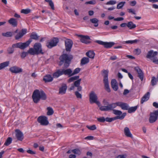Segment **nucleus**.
<instances>
[{"mask_svg":"<svg viewBox=\"0 0 158 158\" xmlns=\"http://www.w3.org/2000/svg\"><path fill=\"white\" fill-rule=\"evenodd\" d=\"M79 76H75L71 77L68 80V81L69 83H70L76 80L73 84H72L71 86L69 88V90L71 91L74 90L75 87L77 88L78 91H81V90L82 87L80 85L81 79H79Z\"/></svg>","mask_w":158,"mask_h":158,"instance_id":"f257e3e1","label":"nucleus"},{"mask_svg":"<svg viewBox=\"0 0 158 158\" xmlns=\"http://www.w3.org/2000/svg\"><path fill=\"white\" fill-rule=\"evenodd\" d=\"M73 59V56L72 55L63 54L59 58L60 61L59 65L61 66L64 64V68H67L69 66L71 61Z\"/></svg>","mask_w":158,"mask_h":158,"instance_id":"f03ea898","label":"nucleus"},{"mask_svg":"<svg viewBox=\"0 0 158 158\" xmlns=\"http://www.w3.org/2000/svg\"><path fill=\"white\" fill-rule=\"evenodd\" d=\"M32 98L34 103H37L40 99L45 100L47 98V96L46 94L43 90L40 91L38 89H36L33 92Z\"/></svg>","mask_w":158,"mask_h":158,"instance_id":"7ed1b4c3","label":"nucleus"},{"mask_svg":"<svg viewBox=\"0 0 158 158\" xmlns=\"http://www.w3.org/2000/svg\"><path fill=\"white\" fill-rule=\"evenodd\" d=\"M72 74V70L70 69H58L56 72L54 73L53 76L54 78H58L60 76L63 74L65 75H68L69 77L72 76H70Z\"/></svg>","mask_w":158,"mask_h":158,"instance_id":"20e7f679","label":"nucleus"},{"mask_svg":"<svg viewBox=\"0 0 158 158\" xmlns=\"http://www.w3.org/2000/svg\"><path fill=\"white\" fill-rule=\"evenodd\" d=\"M32 41V40H29L25 43L19 42L13 44L12 45V47L15 48H19L20 49L23 50L29 46L30 43Z\"/></svg>","mask_w":158,"mask_h":158,"instance_id":"39448f33","label":"nucleus"},{"mask_svg":"<svg viewBox=\"0 0 158 158\" xmlns=\"http://www.w3.org/2000/svg\"><path fill=\"white\" fill-rule=\"evenodd\" d=\"M103 72L104 78L103 81L105 85V89L107 92H110V89L109 85L108 77V71L106 70H104Z\"/></svg>","mask_w":158,"mask_h":158,"instance_id":"423d86ee","label":"nucleus"},{"mask_svg":"<svg viewBox=\"0 0 158 158\" xmlns=\"http://www.w3.org/2000/svg\"><path fill=\"white\" fill-rule=\"evenodd\" d=\"M98 98L97 94L95 93L92 91L89 94V101L91 104L93 103H95L97 105H99L100 103V102L98 101Z\"/></svg>","mask_w":158,"mask_h":158,"instance_id":"0eeeda50","label":"nucleus"},{"mask_svg":"<svg viewBox=\"0 0 158 158\" xmlns=\"http://www.w3.org/2000/svg\"><path fill=\"white\" fill-rule=\"evenodd\" d=\"M58 42L59 39L58 38H54L49 42L47 43L46 46L48 48H51L52 47L56 46Z\"/></svg>","mask_w":158,"mask_h":158,"instance_id":"6e6552de","label":"nucleus"},{"mask_svg":"<svg viewBox=\"0 0 158 158\" xmlns=\"http://www.w3.org/2000/svg\"><path fill=\"white\" fill-rule=\"evenodd\" d=\"M9 71L12 73H20L23 71V69L17 66H14L9 68Z\"/></svg>","mask_w":158,"mask_h":158,"instance_id":"1a4fd4ad","label":"nucleus"},{"mask_svg":"<svg viewBox=\"0 0 158 158\" xmlns=\"http://www.w3.org/2000/svg\"><path fill=\"white\" fill-rule=\"evenodd\" d=\"M73 44L72 40L69 39H67L65 41V45L66 50L67 52H70Z\"/></svg>","mask_w":158,"mask_h":158,"instance_id":"9d476101","label":"nucleus"},{"mask_svg":"<svg viewBox=\"0 0 158 158\" xmlns=\"http://www.w3.org/2000/svg\"><path fill=\"white\" fill-rule=\"evenodd\" d=\"M38 122L42 125H47L48 124L47 118L45 116H40L37 119Z\"/></svg>","mask_w":158,"mask_h":158,"instance_id":"9b49d317","label":"nucleus"},{"mask_svg":"<svg viewBox=\"0 0 158 158\" xmlns=\"http://www.w3.org/2000/svg\"><path fill=\"white\" fill-rule=\"evenodd\" d=\"M34 48L35 50V52H36V55H38L39 54H44V53L42 52L41 45L40 43H35L34 45Z\"/></svg>","mask_w":158,"mask_h":158,"instance_id":"f8f14e48","label":"nucleus"},{"mask_svg":"<svg viewBox=\"0 0 158 158\" xmlns=\"http://www.w3.org/2000/svg\"><path fill=\"white\" fill-rule=\"evenodd\" d=\"M67 86L66 84L62 83L61 86L59 88V94H64L66 93Z\"/></svg>","mask_w":158,"mask_h":158,"instance_id":"ddd939ff","label":"nucleus"},{"mask_svg":"<svg viewBox=\"0 0 158 158\" xmlns=\"http://www.w3.org/2000/svg\"><path fill=\"white\" fill-rule=\"evenodd\" d=\"M27 32L26 29H22L15 36V38L16 40H18L22 38Z\"/></svg>","mask_w":158,"mask_h":158,"instance_id":"4468645a","label":"nucleus"},{"mask_svg":"<svg viewBox=\"0 0 158 158\" xmlns=\"http://www.w3.org/2000/svg\"><path fill=\"white\" fill-rule=\"evenodd\" d=\"M15 136L17 139L19 141H22L23 139L24 136L23 133L19 130L16 129Z\"/></svg>","mask_w":158,"mask_h":158,"instance_id":"2eb2a0df","label":"nucleus"},{"mask_svg":"<svg viewBox=\"0 0 158 158\" xmlns=\"http://www.w3.org/2000/svg\"><path fill=\"white\" fill-rule=\"evenodd\" d=\"M157 117L154 111L151 112L150 114L149 122L150 123H153L155 122L157 119Z\"/></svg>","mask_w":158,"mask_h":158,"instance_id":"dca6fc26","label":"nucleus"},{"mask_svg":"<svg viewBox=\"0 0 158 158\" xmlns=\"http://www.w3.org/2000/svg\"><path fill=\"white\" fill-rule=\"evenodd\" d=\"M157 52H154L153 50H150L148 52L146 57L151 60V59L155 58V56L157 55Z\"/></svg>","mask_w":158,"mask_h":158,"instance_id":"f3484780","label":"nucleus"},{"mask_svg":"<svg viewBox=\"0 0 158 158\" xmlns=\"http://www.w3.org/2000/svg\"><path fill=\"white\" fill-rule=\"evenodd\" d=\"M135 70L137 72L138 75V77L142 81L143 78V73L142 71L138 67H135Z\"/></svg>","mask_w":158,"mask_h":158,"instance_id":"a211bd4d","label":"nucleus"},{"mask_svg":"<svg viewBox=\"0 0 158 158\" xmlns=\"http://www.w3.org/2000/svg\"><path fill=\"white\" fill-rule=\"evenodd\" d=\"M111 85L112 88L115 91H116L118 89L117 82L115 79H113L111 81Z\"/></svg>","mask_w":158,"mask_h":158,"instance_id":"6ab92c4d","label":"nucleus"},{"mask_svg":"<svg viewBox=\"0 0 158 158\" xmlns=\"http://www.w3.org/2000/svg\"><path fill=\"white\" fill-rule=\"evenodd\" d=\"M79 36L81 37V41L85 44L88 43V42L87 40H90V39L89 37L87 35H79Z\"/></svg>","mask_w":158,"mask_h":158,"instance_id":"aec40b11","label":"nucleus"},{"mask_svg":"<svg viewBox=\"0 0 158 158\" xmlns=\"http://www.w3.org/2000/svg\"><path fill=\"white\" fill-rule=\"evenodd\" d=\"M150 93L149 92H147L142 98L140 101L141 104H142L143 103L148 100L149 98Z\"/></svg>","mask_w":158,"mask_h":158,"instance_id":"412c9836","label":"nucleus"},{"mask_svg":"<svg viewBox=\"0 0 158 158\" xmlns=\"http://www.w3.org/2000/svg\"><path fill=\"white\" fill-rule=\"evenodd\" d=\"M53 78L50 74H48L44 76L43 80L45 82H50L52 81Z\"/></svg>","mask_w":158,"mask_h":158,"instance_id":"4be33fe9","label":"nucleus"},{"mask_svg":"<svg viewBox=\"0 0 158 158\" xmlns=\"http://www.w3.org/2000/svg\"><path fill=\"white\" fill-rule=\"evenodd\" d=\"M124 133L126 136L127 137L132 138V136L131 134L129 128L127 127L124 128Z\"/></svg>","mask_w":158,"mask_h":158,"instance_id":"5701e85b","label":"nucleus"},{"mask_svg":"<svg viewBox=\"0 0 158 158\" xmlns=\"http://www.w3.org/2000/svg\"><path fill=\"white\" fill-rule=\"evenodd\" d=\"M9 23L14 27H16L17 25V19L13 18L10 19L8 20Z\"/></svg>","mask_w":158,"mask_h":158,"instance_id":"b1692460","label":"nucleus"},{"mask_svg":"<svg viewBox=\"0 0 158 158\" xmlns=\"http://www.w3.org/2000/svg\"><path fill=\"white\" fill-rule=\"evenodd\" d=\"M86 55L89 58L94 59L95 56V53L94 52L89 51L86 53Z\"/></svg>","mask_w":158,"mask_h":158,"instance_id":"393cba45","label":"nucleus"},{"mask_svg":"<svg viewBox=\"0 0 158 158\" xmlns=\"http://www.w3.org/2000/svg\"><path fill=\"white\" fill-rule=\"evenodd\" d=\"M10 64L9 61H7L0 64V70H1L5 67L8 66Z\"/></svg>","mask_w":158,"mask_h":158,"instance_id":"a878e982","label":"nucleus"},{"mask_svg":"<svg viewBox=\"0 0 158 158\" xmlns=\"http://www.w3.org/2000/svg\"><path fill=\"white\" fill-rule=\"evenodd\" d=\"M90 21L91 23L94 24V26L95 27H97L98 26V22L99 21L97 18H93L90 19Z\"/></svg>","mask_w":158,"mask_h":158,"instance_id":"bb28decb","label":"nucleus"},{"mask_svg":"<svg viewBox=\"0 0 158 158\" xmlns=\"http://www.w3.org/2000/svg\"><path fill=\"white\" fill-rule=\"evenodd\" d=\"M115 43L113 42H105L104 46L105 48H109L111 47Z\"/></svg>","mask_w":158,"mask_h":158,"instance_id":"cd10ccee","label":"nucleus"},{"mask_svg":"<svg viewBox=\"0 0 158 158\" xmlns=\"http://www.w3.org/2000/svg\"><path fill=\"white\" fill-rule=\"evenodd\" d=\"M127 26L130 29H131L133 28H135L136 27L135 24H133V23L132 21H130L128 22L127 23Z\"/></svg>","mask_w":158,"mask_h":158,"instance_id":"c85d7f7f","label":"nucleus"},{"mask_svg":"<svg viewBox=\"0 0 158 158\" xmlns=\"http://www.w3.org/2000/svg\"><path fill=\"white\" fill-rule=\"evenodd\" d=\"M89 61V59L87 57H83L81 60V65H84L88 63Z\"/></svg>","mask_w":158,"mask_h":158,"instance_id":"c756f323","label":"nucleus"},{"mask_svg":"<svg viewBox=\"0 0 158 158\" xmlns=\"http://www.w3.org/2000/svg\"><path fill=\"white\" fill-rule=\"evenodd\" d=\"M12 141V139L11 137H8L4 145L6 146H8L11 143Z\"/></svg>","mask_w":158,"mask_h":158,"instance_id":"7c9ffc66","label":"nucleus"},{"mask_svg":"<svg viewBox=\"0 0 158 158\" xmlns=\"http://www.w3.org/2000/svg\"><path fill=\"white\" fill-rule=\"evenodd\" d=\"M137 108V106H135L134 107H131L129 108L128 107V112L129 113H131L132 112H134L135 111Z\"/></svg>","mask_w":158,"mask_h":158,"instance_id":"2f4dec72","label":"nucleus"},{"mask_svg":"<svg viewBox=\"0 0 158 158\" xmlns=\"http://www.w3.org/2000/svg\"><path fill=\"white\" fill-rule=\"evenodd\" d=\"M128 107L129 106L127 103L123 102L120 107L123 110H128Z\"/></svg>","mask_w":158,"mask_h":158,"instance_id":"473e14b6","label":"nucleus"},{"mask_svg":"<svg viewBox=\"0 0 158 158\" xmlns=\"http://www.w3.org/2000/svg\"><path fill=\"white\" fill-rule=\"evenodd\" d=\"M48 112L47 114L48 115H52L54 112L53 109L50 107H48L47 108Z\"/></svg>","mask_w":158,"mask_h":158,"instance_id":"72a5a7b5","label":"nucleus"},{"mask_svg":"<svg viewBox=\"0 0 158 158\" xmlns=\"http://www.w3.org/2000/svg\"><path fill=\"white\" fill-rule=\"evenodd\" d=\"M30 37L31 38L30 39H31H31H32L35 40H37L38 39L39 36L37 35L36 34L32 32L30 35Z\"/></svg>","mask_w":158,"mask_h":158,"instance_id":"f704fd0d","label":"nucleus"},{"mask_svg":"<svg viewBox=\"0 0 158 158\" xmlns=\"http://www.w3.org/2000/svg\"><path fill=\"white\" fill-rule=\"evenodd\" d=\"M27 53L31 55H36V52H35L34 48H30L28 51Z\"/></svg>","mask_w":158,"mask_h":158,"instance_id":"c9c22d12","label":"nucleus"},{"mask_svg":"<svg viewBox=\"0 0 158 158\" xmlns=\"http://www.w3.org/2000/svg\"><path fill=\"white\" fill-rule=\"evenodd\" d=\"M2 35L5 37H11L12 35V32H7L6 33H3Z\"/></svg>","mask_w":158,"mask_h":158,"instance_id":"e433bc0d","label":"nucleus"},{"mask_svg":"<svg viewBox=\"0 0 158 158\" xmlns=\"http://www.w3.org/2000/svg\"><path fill=\"white\" fill-rule=\"evenodd\" d=\"M157 81H158L157 78H156L155 77H152L151 83L152 86H154L156 85V82Z\"/></svg>","mask_w":158,"mask_h":158,"instance_id":"4c0bfd02","label":"nucleus"},{"mask_svg":"<svg viewBox=\"0 0 158 158\" xmlns=\"http://www.w3.org/2000/svg\"><path fill=\"white\" fill-rule=\"evenodd\" d=\"M109 110H114L113 109L114 108L116 107V104L115 103H112L109 104L108 105Z\"/></svg>","mask_w":158,"mask_h":158,"instance_id":"58836bf2","label":"nucleus"},{"mask_svg":"<svg viewBox=\"0 0 158 158\" xmlns=\"http://www.w3.org/2000/svg\"><path fill=\"white\" fill-rule=\"evenodd\" d=\"M99 109L101 111H107L109 110L108 105L105 106H101L100 108Z\"/></svg>","mask_w":158,"mask_h":158,"instance_id":"ea45409f","label":"nucleus"},{"mask_svg":"<svg viewBox=\"0 0 158 158\" xmlns=\"http://www.w3.org/2000/svg\"><path fill=\"white\" fill-rule=\"evenodd\" d=\"M139 41V40H128L125 42L126 44H133L136 43L137 42Z\"/></svg>","mask_w":158,"mask_h":158,"instance_id":"a19ab883","label":"nucleus"},{"mask_svg":"<svg viewBox=\"0 0 158 158\" xmlns=\"http://www.w3.org/2000/svg\"><path fill=\"white\" fill-rule=\"evenodd\" d=\"M125 2H121L119 3L117 5V8L118 9H120L122 8L123 6L125 4Z\"/></svg>","mask_w":158,"mask_h":158,"instance_id":"79ce46f5","label":"nucleus"},{"mask_svg":"<svg viewBox=\"0 0 158 158\" xmlns=\"http://www.w3.org/2000/svg\"><path fill=\"white\" fill-rule=\"evenodd\" d=\"M80 71V68H77L75 69L73 73L72 72V74L70 76H73L75 74L78 73Z\"/></svg>","mask_w":158,"mask_h":158,"instance_id":"37998d69","label":"nucleus"},{"mask_svg":"<svg viewBox=\"0 0 158 158\" xmlns=\"http://www.w3.org/2000/svg\"><path fill=\"white\" fill-rule=\"evenodd\" d=\"M86 127L89 130L92 131L96 130L97 128V127L95 125H93L91 126L87 125Z\"/></svg>","mask_w":158,"mask_h":158,"instance_id":"c03bdc74","label":"nucleus"},{"mask_svg":"<svg viewBox=\"0 0 158 158\" xmlns=\"http://www.w3.org/2000/svg\"><path fill=\"white\" fill-rule=\"evenodd\" d=\"M105 121L108 122H111L117 119L116 117H114L113 118H109L108 117H107L106 118H105Z\"/></svg>","mask_w":158,"mask_h":158,"instance_id":"a18cd8bd","label":"nucleus"},{"mask_svg":"<svg viewBox=\"0 0 158 158\" xmlns=\"http://www.w3.org/2000/svg\"><path fill=\"white\" fill-rule=\"evenodd\" d=\"M113 113L116 115H121L122 112L121 111L116 110H113Z\"/></svg>","mask_w":158,"mask_h":158,"instance_id":"49530a36","label":"nucleus"},{"mask_svg":"<svg viewBox=\"0 0 158 158\" xmlns=\"http://www.w3.org/2000/svg\"><path fill=\"white\" fill-rule=\"evenodd\" d=\"M72 152L75 154H78V155L80 154L81 152V151L78 149H75L72 150Z\"/></svg>","mask_w":158,"mask_h":158,"instance_id":"de8ad7c7","label":"nucleus"},{"mask_svg":"<svg viewBox=\"0 0 158 158\" xmlns=\"http://www.w3.org/2000/svg\"><path fill=\"white\" fill-rule=\"evenodd\" d=\"M31 12V10L29 9H23L21 11V13L26 14H27Z\"/></svg>","mask_w":158,"mask_h":158,"instance_id":"09e8293b","label":"nucleus"},{"mask_svg":"<svg viewBox=\"0 0 158 158\" xmlns=\"http://www.w3.org/2000/svg\"><path fill=\"white\" fill-rule=\"evenodd\" d=\"M78 91H79L77 90V91L75 92V95L77 98H82V95Z\"/></svg>","mask_w":158,"mask_h":158,"instance_id":"8fccbe9b","label":"nucleus"},{"mask_svg":"<svg viewBox=\"0 0 158 158\" xmlns=\"http://www.w3.org/2000/svg\"><path fill=\"white\" fill-rule=\"evenodd\" d=\"M126 114V113H124L121 116H116L117 119H123L124 118Z\"/></svg>","mask_w":158,"mask_h":158,"instance_id":"3c124183","label":"nucleus"},{"mask_svg":"<svg viewBox=\"0 0 158 158\" xmlns=\"http://www.w3.org/2000/svg\"><path fill=\"white\" fill-rule=\"evenodd\" d=\"M134 52L137 55H139L141 52V50L140 49L137 48L134 50Z\"/></svg>","mask_w":158,"mask_h":158,"instance_id":"603ef678","label":"nucleus"},{"mask_svg":"<svg viewBox=\"0 0 158 158\" xmlns=\"http://www.w3.org/2000/svg\"><path fill=\"white\" fill-rule=\"evenodd\" d=\"M14 48L12 47L11 48H9L7 50L8 53L10 54L12 53L14 51Z\"/></svg>","mask_w":158,"mask_h":158,"instance_id":"864d4df0","label":"nucleus"},{"mask_svg":"<svg viewBox=\"0 0 158 158\" xmlns=\"http://www.w3.org/2000/svg\"><path fill=\"white\" fill-rule=\"evenodd\" d=\"M116 2L114 0H110L109 1V2H108L106 3V4L108 5H113L114 4H115L116 3Z\"/></svg>","mask_w":158,"mask_h":158,"instance_id":"5fc2aeb1","label":"nucleus"},{"mask_svg":"<svg viewBox=\"0 0 158 158\" xmlns=\"http://www.w3.org/2000/svg\"><path fill=\"white\" fill-rule=\"evenodd\" d=\"M98 121L100 122H104L105 121V118L104 117H101L98 118L97 119Z\"/></svg>","mask_w":158,"mask_h":158,"instance_id":"6e6d98bb","label":"nucleus"},{"mask_svg":"<svg viewBox=\"0 0 158 158\" xmlns=\"http://www.w3.org/2000/svg\"><path fill=\"white\" fill-rule=\"evenodd\" d=\"M49 5L51 7V9L54 10V3L51 0H50L49 2H48Z\"/></svg>","mask_w":158,"mask_h":158,"instance_id":"4d7b16f0","label":"nucleus"},{"mask_svg":"<svg viewBox=\"0 0 158 158\" xmlns=\"http://www.w3.org/2000/svg\"><path fill=\"white\" fill-rule=\"evenodd\" d=\"M127 10L129 13H131L134 15L136 14L135 10L132 9H128Z\"/></svg>","mask_w":158,"mask_h":158,"instance_id":"13d9d810","label":"nucleus"},{"mask_svg":"<svg viewBox=\"0 0 158 158\" xmlns=\"http://www.w3.org/2000/svg\"><path fill=\"white\" fill-rule=\"evenodd\" d=\"M96 3V2L95 1H90L88 2H85V4H92V5H94Z\"/></svg>","mask_w":158,"mask_h":158,"instance_id":"bf43d9fd","label":"nucleus"},{"mask_svg":"<svg viewBox=\"0 0 158 158\" xmlns=\"http://www.w3.org/2000/svg\"><path fill=\"white\" fill-rule=\"evenodd\" d=\"M95 42L100 45L104 46L105 42L101 40H97L95 41Z\"/></svg>","mask_w":158,"mask_h":158,"instance_id":"052dcab7","label":"nucleus"},{"mask_svg":"<svg viewBox=\"0 0 158 158\" xmlns=\"http://www.w3.org/2000/svg\"><path fill=\"white\" fill-rule=\"evenodd\" d=\"M27 53H28L27 52H22L21 54V57L23 58H25L27 56Z\"/></svg>","mask_w":158,"mask_h":158,"instance_id":"680f3d73","label":"nucleus"},{"mask_svg":"<svg viewBox=\"0 0 158 158\" xmlns=\"http://www.w3.org/2000/svg\"><path fill=\"white\" fill-rule=\"evenodd\" d=\"M27 152L28 153L30 154H35V153H36L35 152H34V151H32V150H30V149H29V150H27Z\"/></svg>","mask_w":158,"mask_h":158,"instance_id":"e2e57ef3","label":"nucleus"},{"mask_svg":"<svg viewBox=\"0 0 158 158\" xmlns=\"http://www.w3.org/2000/svg\"><path fill=\"white\" fill-rule=\"evenodd\" d=\"M124 18L123 17H118L114 19V20L115 21H120L123 20Z\"/></svg>","mask_w":158,"mask_h":158,"instance_id":"0e129e2a","label":"nucleus"},{"mask_svg":"<svg viewBox=\"0 0 158 158\" xmlns=\"http://www.w3.org/2000/svg\"><path fill=\"white\" fill-rule=\"evenodd\" d=\"M136 4V2L135 1H131L130 2V5L132 6H135Z\"/></svg>","mask_w":158,"mask_h":158,"instance_id":"69168bd1","label":"nucleus"},{"mask_svg":"<svg viewBox=\"0 0 158 158\" xmlns=\"http://www.w3.org/2000/svg\"><path fill=\"white\" fill-rule=\"evenodd\" d=\"M117 59V56H111L110 58V60H116Z\"/></svg>","mask_w":158,"mask_h":158,"instance_id":"338daca9","label":"nucleus"},{"mask_svg":"<svg viewBox=\"0 0 158 158\" xmlns=\"http://www.w3.org/2000/svg\"><path fill=\"white\" fill-rule=\"evenodd\" d=\"M151 60L155 64H158V59L156 60V58H154L153 59H151Z\"/></svg>","mask_w":158,"mask_h":158,"instance_id":"774afa93","label":"nucleus"}]
</instances>
